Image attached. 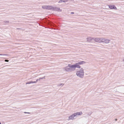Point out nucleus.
Listing matches in <instances>:
<instances>
[{"instance_id":"nucleus-24","label":"nucleus","mask_w":124,"mask_h":124,"mask_svg":"<svg viewBox=\"0 0 124 124\" xmlns=\"http://www.w3.org/2000/svg\"><path fill=\"white\" fill-rule=\"evenodd\" d=\"M1 123L0 122V124H1Z\"/></svg>"},{"instance_id":"nucleus-8","label":"nucleus","mask_w":124,"mask_h":124,"mask_svg":"<svg viewBox=\"0 0 124 124\" xmlns=\"http://www.w3.org/2000/svg\"><path fill=\"white\" fill-rule=\"evenodd\" d=\"M78 72H76V74L80 78H83V77L84 73H79V75H78Z\"/></svg>"},{"instance_id":"nucleus-21","label":"nucleus","mask_w":124,"mask_h":124,"mask_svg":"<svg viewBox=\"0 0 124 124\" xmlns=\"http://www.w3.org/2000/svg\"><path fill=\"white\" fill-rule=\"evenodd\" d=\"M62 33H63V32H64V31H62Z\"/></svg>"},{"instance_id":"nucleus-15","label":"nucleus","mask_w":124,"mask_h":124,"mask_svg":"<svg viewBox=\"0 0 124 124\" xmlns=\"http://www.w3.org/2000/svg\"><path fill=\"white\" fill-rule=\"evenodd\" d=\"M5 61L6 62H8V61L7 60H5Z\"/></svg>"},{"instance_id":"nucleus-25","label":"nucleus","mask_w":124,"mask_h":124,"mask_svg":"<svg viewBox=\"0 0 124 124\" xmlns=\"http://www.w3.org/2000/svg\"><path fill=\"white\" fill-rule=\"evenodd\" d=\"M0 55H1V54H0Z\"/></svg>"},{"instance_id":"nucleus-13","label":"nucleus","mask_w":124,"mask_h":124,"mask_svg":"<svg viewBox=\"0 0 124 124\" xmlns=\"http://www.w3.org/2000/svg\"><path fill=\"white\" fill-rule=\"evenodd\" d=\"M92 113V112H89L88 113V115H91Z\"/></svg>"},{"instance_id":"nucleus-12","label":"nucleus","mask_w":124,"mask_h":124,"mask_svg":"<svg viewBox=\"0 0 124 124\" xmlns=\"http://www.w3.org/2000/svg\"><path fill=\"white\" fill-rule=\"evenodd\" d=\"M69 0H62V2H66Z\"/></svg>"},{"instance_id":"nucleus-6","label":"nucleus","mask_w":124,"mask_h":124,"mask_svg":"<svg viewBox=\"0 0 124 124\" xmlns=\"http://www.w3.org/2000/svg\"><path fill=\"white\" fill-rule=\"evenodd\" d=\"M109 8L111 9L117 10V9L116 7L114 5H108Z\"/></svg>"},{"instance_id":"nucleus-14","label":"nucleus","mask_w":124,"mask_h":124,"mask_svg":"<svg viewBox=\"0 0 124 124\" xmlns=\"http://www.w3.org/2000/svg\"><path fill=\"white\" fill-rule=\"evenodd\" d=\"M74 13V12H71L70 13V14H73Z\"/></svg>"},{"instance_id":"nucleus-17","label":"nucleus","mask_w":124,"mask_h":124,"mask_svg":"<svg viewBox=\"0 0 124 124\" xmlns=\"http://www.w3.org/2000/svg\"><path fill=\"white\" fill-rule=\"evenodd\" d=\"M123 61L124 62V58L123 59Z\"/></svg>"},{"instance_id":"nucleus-11","label":"nucleus","mask_w":124,"mask_h":124,"mask_svg":"<svg viewBox=\"0 0 124 124\" xmlns=\"http://www.w3.org/2000/svg\"><path fill=\"white\" fill-rule=\"evenodd\" d=\"M36 81H34V82H32V81H30L29 82H28L27 83H26V84H31V83H36Z\"/></svg>"},{"instance_id":"nucleus-9","label":"nucleus","mask_w":124,"mask_h":124,"mask_svg":"<svg viewBox=\"0 0 124 124\" xmlns=\"http://www.w3.org/2000/svg\"><path fill=\"white\" fill-rule=\"evenodd\" d=\"M102 42H104L105 43H109V41H110V40L105 39H104V38H102Z\"/></svg>"},{"instance_id":"nucleus-16","label":"nucleus","mask_w":124,"mask_h":124,"mask_svg":"<svg viewBox=\"0 0 124 124\" xmlns=\"http://www.w3.org/2000/svg\"><path fill=\"white\" fill-rule=\"evenodd\" d=\"M116 121H117V119H116L115 120Z\"/></svg>"},{"instance_id":"nucleus-5","label":"nucleus","mask_w":124,"mask_h":124,"mask_svg":"<svg viewBox=\"0 0 124 124\" xmlns=\"http://www.w3.org/2000/svg\"><path fill=\"white\" fill-rule=\"evenodd\" d=\"M102 38H94V40L95 42L99 43L102 42Z\"/></svg>"},{"instance_id":"nucleus-23","label":"nucleus","mask_w":124,"mask_h":124,"mask_svg":"<svg viewBox=\"0 0 124 124\" xmlns=\"http://www.w3.org/2000/svg\"><path fill=\"white\" fill-rule=\"evenodd\" d=\"M25 113H26L25 112H24Z\"/></svg>"},{"instance_id":"nucleus-22","label":"nucleus","mask_w":124,"mask_h":124,"mask_svg":"<svg viewBox=\"0 0 124 124\" xmlns=\"http://www.w3.org/2000/svg\"><path fill=\"white\" fill-rule=\"evenodd\" d=\"M62 33H63V32H64V31H62Z\"/></svg>"},{"instance_id":"nucleus-2","label":"nucleus","mask_w":124,"mask_h":124,"mask_svg":"<svg viewBox=\"0 0 124 124\" xmlns=\"http://www.w3.org/2000/svg\"><path fill=\"white\" fill-rule=\"evenodd\" d=\"M82 114V113L81 111L75 113L69 117L68 120H73L75 119L74 117H75L77 115H81Z\"/></svg>"},{"instance_id":"nucleus-20","label":"nucleus","mask_w":124,"mask_h":124,"mask_svg":"<svg viewBox=\"0 0 124 124\" xmlns=\"http://www.w3.org/2000/svg\"><path fill=\"white\" fill-rule=\"evenodd\" d=\"M70 0L71 1H73V0Z\"/></svg>"},{"instance_id":"nucleus-3","label":"nucleus","mask_w":124,"mask_h":124,"mask_svg":"<svg viewBox=\"0 0 124 124\" xmlns=\"http://www.w3.org/2000/svg\"><path fill=\"white\" fill-rule=\"evenodd\" d=\"M72 66V64H69L67 66L64 68V70L68 72L74 71L75 69H73V68L71 67Z\"/></svg>"},{"instance_id":"nucleus-18","label":"nucleus","mask_w":124,"mask_h":124,"mask_svg":"<svg viewBox=\"0 0 124 124\" xmlns=\"http://www.w3.org/2000/svg\"><path fill=\"white\" fill-rule=\"evenodd\" d=\"M62 86L63 85H64V84H62Z\"/></svg>"},{"instance_id":"nucleus-1","label":"nucleus","mask_w":124,"mask_h":124,"mask_svg":"<svg viewBox=\"0 0 124 124\" xmlns=\"http://www.w3.org/2000/svg\"><path fill=\"white\" fill-rule=\"evenodd\" d=\"M85 63V62L83 61L78 62L72 65L71 67L73 68V69H75V68H81V66H80V65L84 64Z\"/></svg>"},{"instance_id":"nucleus-19","label":"nucleus","mask_w":124,"mask_h":124,"mask_svg":"<svg viewBox=\"0 0 124 124\" xmlns=\"http://www.w3.org/2000/svg\"><path fill=\"white\" fill-rule=\"evenodd\" d=\"M62 6H64L63 5V4H62Z\"/></svg>"},{"instance_id":"nucleus-10","label":"nucleus","mask_w":124,"mask_h":124,"mask_svg":"<svg viewBox=\"0 0 124 124\" xmlns=\"http://www.w3.org/2000/svg\"><path fill=\"white\" fill-rule=\"evenodd\" d=\"M76 72L78 73V74L79 75V73H84L83 69L82 68H81L80 70L77 71Z\"/></svg>"},{"instance_id":"nucleus-4","label":"nucleus","mask_w":124,"mask_h":124,"mask_svg":"<svg viewBox=\"0 0 124 124\" xmlns=\"http://www.w3.org/2000/svg\"><path fill=\"white\" fill-rule=\"evenodd\" d=\"M42 8L44 9L50 10L52 9V7L50 6H42Z\"/></svg>"},{"instance_id":"nucleus-7","label":"nucleus","mask_w":124,"mask_h":124,"mask_svg":"<svg viewBox=\"0 0 124 124\" xmlns=\"http://www.w3.org/2000/svg\"><path fill=\"white\" fill-rule=\"evenodd\" d=\"M94 38L91 37H88L87 38V40L88 42H92L94 40Z\"/></svg>"}]
</instances>
